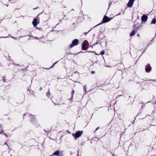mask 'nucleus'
Here are the masks:
<instances>
[{"mask_svg": "<svg viewBox=\"0 0 156 156\" xmlns=\"http://www.w3.org/2000/svg\"><path fill=\"white\" fill-rule=\"evenodd\" d=\"M59 154V152L58 151H55L53 154V155L58 156Z\"/></svg>", "mask_w": 156, "mask_h": 156, "instance_id": "9", "label": "nucleus"}, {"mask_svg": "<svg viewBox=\"0 0 156 156\" xmlns=\"http://www.w3.org/2000/svg\"><path fill=\"white\" fill-rule=\"evenodd\" d=\"M91 29L90 30H89V31L88 32H90L91 30Z\"/></svg>", "mask_w": 156, "mask_h": 156, "instance_id": "21", "label": "nucleus"}, {"mask_svg": "<svg viewBox=\"0 0 156 156\" xmlns=\"http://www.w3.org/2000/svg\"><path fill=\"white\" fill-rule=\"evenodd\" d=\"M86 42H87V41H85L82 44V48L83 50H85L86 46L87 45Z\"/></svg>", "mask_w": 156, "mask_h": 156, "instance_id": "7", "label": "nucleus"}, {"mask_svg": "<svg viewBox=\"0 0 156 156\" xmlns=\"http://www.w3.org/2000/svg\"><path fill=\"white\" fill-rule=\"evenodd\" d=\"M110 20L109 18L107 16H105L103 19V22L104 23H106Z\"/></svg>", "mask_w": 156, "mask_h": 156, "instance_id": "4", "label": "nucleus"}, {"mask_svg": "<svg viewBox=\"0 0 156 156\" xmlns=\"http://www.w3.org/2000/svg\"><path fill=\"white\" fill-rule=\"evenodd\" d=\"M156 23V20L155 19H153L152 21H151V23L153 24H155Z\"/></svg>", "mask_w": 156, "mask_h": 156, "instance_id": "11", "label": "nucleus"}, {"mask_svg": "<svg viewBox=\"0 0 156 156\" xmlns=\"http://www.w3.org/2000/svg\"><path fill=\"white\" fill-rule=\"evenodd\" d=\"M74 90H73L72 91V93L73 94H74Z\"/></svg>", "mask_w": 156, "mask_h": 156, "instance_id": "15", "label": "nucleus"}, {"mask_svg": "<svg viewBox=\"0 0 156 156\" xmlns=\"http://www.w3.org/2000/svg\"><path fill=\"white\" fill-rule=\"evenodd\" d=\"M135 32V30H133L132 31L131 33L130 34V36H132L133 35Z\"/></svg>", "mask_w": 156, "mask_h": 156, "instance_id": "10", "label": "nucleus"}, {"mask_svg": "<svg viewBox=\"0 0 156 156\" xmlns=\"http://www.w3.org/2000/svg\"><path fill=\"white\" fill-rule=\"evenodd\" d=\"M94 73H95V72H94V71H92V72H91V73H92V74H94Z\"/></svg>", "mask_w": 156, "mask_h": 156, "instance_id": "17", "label": "nucleus"}, {"mask_svg": "<svg viewBox=\"0 0 156 156\" xmlns=\"http://www.w3.org/2000/svg\"><path fill=\"white\" fill-rule=\"evenodd\" d=\"M32 24L34 26H36L37 25V19H34L32 21Z\"/></svg>", "mask_w": 156, "mask_h": 156, "instance_id": "6", "label": "nucleus"}, {"mask_svg": "<svg viewBox=\"0 0 156 156\" xmlns=\"http://www.w3.org/2000/svg\"><path fill=\"white\" fill-rule=\"evenodd\" d=\"M58 62H56L54 64L51 66V67H53Z\"/></svg>", "mask_w": 156, "mask_h": 156, "instance_id": "14", "label": "nucleus"}, {"mask_svg": "<svg viewBox=\"0 0 156 156\" xmlns=\"http://www.w3.org/2000/svg\"><path fill=\"white\" fill-rule=\"evenodd\" d=\"M134 0H129L128 3L127 4V6L129 7H131L132 6Z\"/></svg>", "mask_w": 156, "mask_h": 156, "instance_id": "3", "label": "nucleus"}, {"mask_svg": "<svg viewBox=\"0 0 156 156\" xmlns=\"http://www.w3.org/2000/svg\"><path fill=\"white\" fill-rule=\"evenodd\" d=\"M83 133V132L82 131H79L77 132L75 134L73 133V135L74 138H77L81 136Z\"/></svg>", "mask_w": 156, "mask_h": 156, "instance_id": "1", "label": "nucleus"}, {"mask_svg": "<svg viewBox=\"0 0 156 156\" xmlns=\"http://www.w3.org/2000/svg\"><path fill=\"white\" fill-rule=\"evenodd\" d=\"M151 68L149 66H147L145 68V70L146 72H149L151 70Z\"/></svg>", "mask_w": 156, "mask_h": 156, "instance_id": "8", "label": "nucleus"}, {"mask_svg": "<svg viewBox=\"0 0 156 156\" xmlns=\"http://www.w3.org/2000/svg\"><path fill=\"white\" fill-rule=\"evenodd\" d=\"M105 53V52H104V51H102L101 53H100V54H102V55H103Z\"/></svg>", "mask_w": 156, "mask_h": 156, "instance_id": "13", "label": "nucleus"}, {"mask_svg": "<svg viewBox=\"0 0 156 156\" xmlns=\"http://www.w3.org/2000/svg\"><path fill=\"white\" fill-rule=\"evenodd\" d=\"M147 19V17L146 15H143L141 18V20L142 21H146Z\"/></svg>", "mask_w": 156, "mask_h": 156, "instance_id": "5", "label": "nucleus"}, {"mask_svg": "<svg viewBox=\"0 0 156 156\" xmlns=\"http://www.w3.org/2000/svg\"><path fill=\"white\" fill-rule=\"evenodd\" d=\"M35 38L36 39H38L37 37H36Z\"/></svg>", "mask_w": 156, "mask_h": 156, "instance_id": "20", "label": "nucleus"}, {"mask_svg": "<svg viewBox=\"0 0 156 156\" xmlns=\"http://www.w3.org/2000/svg\"><path fill=\"white\" fill-rule=\"evenodd\" d=\"M98 127L95 130L96 131L97 130H98Z\"/></svg>", "mask_w": 156, "mask_h": 156, "instance_id": "19", "label": "nucleus"}, {"mask_svg": "<svg viewBox=\"0 0 156 156\" xmlns=\"http://www.w3.org/2000/svg\"><path fill=\"white\" fill-rule=\"evenodd\" d=\"M78 40L77 39L74 40L72 42V44L70 45V47L72 48L75 45L78 44Z\"/></svg>", "mask_w": 156, "mask_h": 156, "instance_id": "2", "label": "nucleus"}, {"mask_svg": "<svg viewBox=\"0 0 156 156\" xmlns=\"http://www.w3.org/2000/svg\"><path fill=\"white\" fill-rule=\"evenodd\" d=\"M86 88H87V87H86V85H85L84 87H83V89L84 90H86Z\"/></svg>", "mask_w": 156, "mask_h": 156, "instance_id": "12", "label": "nucleus"}, {"mask_svg": "<svg viewBox=\"0 0 156 156\" xmlns=\"http://www.w3.org/2000/svg\"><path fill=\"white\" fill-rule=\"evenodd\" d=\"M87 32H85L84 33V34H85V35L87 34Z\"/></svg>", "mask_w": 156, "mask_h": 156, "instance_id": "18", "label": "nucleus"}, {"mask_svg": "<svg viewBox=\"0 0 156 156\" xmlns=\"http://www.w3.org/2000/svg\"><path fill=\"white\" fill-rule=\"evenodd\" d=\"M101 23H100V24H98L96 26H96H98V25H100V24H101ZM95 27V26L94 27Z\"/></svg>", "mask_w": 156, "mask_h": 156, "instance_id": "16", "label": "nucleus"}]
</instances>
